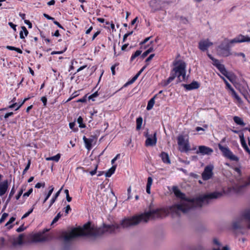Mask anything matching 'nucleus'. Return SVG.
Listing matches in <instances>:
<instances>
[{"instance_id":"nucleus-33","label":"nucleus","mask_w":250,"mask_h":250,"mask_svg":"<svg viewBox=\"0 0 250 250\" xmlns=\"http://www.w3.org/2000/svg\"><path fill=\"white\" fill-rule=\"evenodd\" d=\"M142 51L137 50L134 54H133L131 57L130 61H133L137 57L141 55Z\"/></svg>"},{"instance_id":"nucleus-42","label":"nucleus","mask_w":250,"mask_h":250,"mask_svg":"<svg viewBox=\"0 0 250 250\" xmlns=\"http://www.w3.org/2000/svg\"><path fill=\"white\" fill-rule=\"evenodd\" d=\"M16 219V218L14 217H12L7 222L5 226H8L9 225H10L11 223H12Z\"/></svg>"},{"instance_id":"nucleus-28","label":"nucleus","mask_w":250,"mask_h":250,"mask_svg":"<svg viewBox=\"0 0 250 250\" xmlns=\"http://www.w3.org/2000/svg\"><path fill=\"white\" fill-rule=\"evenodd\" d=\"M60 157H61V155L60 154H57L55 156L47 158L46 160L48 161L52 160V161H54L55 162H58L60 159Z\"/></svg>"},{"instance_id":"nucleus-47","label":"nucleus","mask_w":250,"mask_h":250,"mask_svg":"<svg viewBox=\"0 0 250 250\" xmlns=\"http://www.w3.org/2000/svg\"><path fill=\"white\" fill-rule=\"evenodd\" d=\"M8 25L12 28L13 29V30L14 31H16V24H14V23H13L12 22H8Z\"/></svg>"},{"instance_id":"nucleus-48","label":"nucleus","mask_w":250,"mask_h":250,"mask_svg":"<svg viewBox=\"0 0 250 250\" xmlns=\"http://www.w3.org/2000/svg\"><path fill=\"white\" fill-rule=\"evenodd\" d=\"M22 192H23V189H21L20 190V191L19 192L18 194L16 195V198L17 200H18L20 197L21 196V194H22Z\"/></svg>"},{"instance_id":"nucleus-36","label":"nucleus","mask_w":250,"mask_h":250,"mask_svg":"<svg viewBox=\"0 0 250 250\" xmlns=\"http://www.w3.org/2000/svg\"><path fill=\"white\" fill-rule=\"evenodd\" d=\"M34 206L35 205H33L32 208L22 216L21 217L22 219L28 217L33 212L34 208Z\"/></svg>"},{"instance_id":"nucleus-11","label":"nucleus","mask_w":250,"mask_h":250,"mask_svg":"<svg viewBox=\"0 0 250 250\" xmlns=\"http://www.w3.org/2000/svg\"><path fill=\"white\" fill-rule=\"evenodd\" d=\"M244 42H250V38L248 36H245L243 35L240 34L234 39L230 41V43L231 44Z\"/></svg>"},{"instance_id":"nucleus-44","label":"nucleus","mask_w":250,"mask_h":250,"mask_svg":"<svg viewBox=\"0 0 250 250\" xmlns=\"http://www.w3.org/2000/svg\"><path fill=\"white\" fill-rule=\"evenodd\" d=\"M21 29H22V32H24L25 36H27L28 34V31L27 30L25 26H21Z\"/></svg>"},{"instance_id":"nucleus-62","label":"nucleus","mask_w":250,"mask_h":250,"mask_svg":"<svg viewBox=\"0 0 250 250\" xmlns=\"http://www.w3.org/2000/svg\"><path fill=\"white\" fill-rule=\"evenodd\" d=\"M54 23L55 24L57 25L59 28H62V29H63V27L57 21H54Z\"/></svg>"},{"instance_id":"nucleus-53","label":"nucleus","mask_w":250,"mask_h":250,"mask_svg":"<svg viewBox=\"0 0 250 250\" xmlns=\"http://www.w3.org/2000/svg\"><path fill=\"white\" fill-rule=\"evenodd\" d=\"M44 185H45V184L43 183V184H41L40 183H38L37 184H36V185H35V188H40L41 187H44Z\"/></svg>"},{"instance_id":"nucleus-39","label":"nucleus","mask_w":250,"mask_h":250,"mask_svg":"<svg viewBox=\"0 0 250 250\" xmlns=\"http://www.w3.org/2000/svg\"><path fill=\"white\" fill-rule=\"evenodd\" d=\"M221 78H222V79L224 80V82L226 84V86L228 88H229L230 91L232 89H233L231 85L227 82V81L223 77H221Z\"/></svg>"},{"instance_id":"nucleus-52","label":"nucleus","mask_w":250,"mask_h":250,"mask_svg":"<svg viewBox=\"0 0 250 250\" xmlns=\"http://www.w3.org/2000/svg\"><path fill=\"white\" fill-rule=\"evenodd\" d=\"M71 210L70 206L68 205L65 208V213L67 214L68 213L69 211Z\"/></svg>"},{"instance_id":"nucleus-27","label":"nucleus","mask_w":250,"mask_h":250,"mask_svg":"<svg viewBox=\"0 0 250 250\" xmlns=\"http://www.w3.org/2000/svg\"><path fill=\"white\" fill-rule=\"evenodd\" d=\"M23 234H20L19 236L15 240V243L19 245L21 244L23 242Z\"/></svg>"},{"instance_id":"nucleus-22","label":"nucleus","mask_w":250,"mask_h":250,"mask_svg":"<svg viewBox=\"0 0 250 250\" xmlns=\"http://www.w3.org/2000/svg\"><path fill=\"white\" fill-rule=\"evenodd\" d=\"M233 121L236 124L238 125L244 126L246 125L245 123L243 122V120L238 116H234L233 117Z\"/></svg>"},{"instance_id":"nucleus-38","label":"nucleus","mask_w":250,"mask_h":250,"mask_svg":"<svg viewBox=\"0 0 250 250\" xmlns=\"http://www.w3.org/2000/svg\"><path fill=\"white\" fill-rule=\"evenodd\" d=\"M98 96V92L97 91H96L95 92H94L93 94H91V95H90L88 98L89 100H92V101H94V98H95L96 97H97Z\"/></svg>"},{"instance_id":"nucleus-64","label":"nucleus","mask_w":250,"mask_h":250,"mask_svg":"<svg viewBox=\"0 0 250 250\" xmlns=\"http://www.w3.org/2000/svg\"><path fill=\"white\" fill-rule=\"evenodd\" d=\"M100 33V31H97L93 36L92 37V40H94L96 37Z\"/></svg>"},{"instance_id":"nucleus-5","label":"nucleus","mask_w":250,"mask_h":250,"mask_svg":"<svg viewBox=\"0 0 250 250\" xmlns=\"http://www.w3.org/2000/svg\"><path fill=\"white\" fill-rule=\"evenodd\" d=\"M178 145L181 152H188L190 150L188 140H185L184 136L180 135L177 138Z\"/></svg>"},{"instance_id":"nucleus-50","label":"nucleus","mask_w":250,"mask_h":250,"mask_svg":"<svg viewBox=\"0 0 250 250\" xmlns=\"http://www.w3.org/2000/svg\"><path fill=\"white\" fill-rule=\"evenodd\" d=\"M41 101L43 104V105L45 106L47 103V98L45 97H42L41 98Z\"/></svg>"},{"instance_id":"nucleus-30","label":"nucleus","mask_w":250,"mask_h":250,"mask_svg":"<svg viewBox=\"0 0 250 250\" xmlns=\"http://www.w3.org/2000/svg\"><path fill=\"white\" fill-rule=\"evenodd\" d=\"M232 95L237 100V101L239 103H242L241 99L239 97V96L237 95V94L236 93L234 89H232L231 90Z\"/></svg>"},{"instance_id":"nucleus-8","label":"nucleus","mask_w":250,"mask_h":250,"mask_svg":"<svg viewBox=\"0 0 250 250\" xmlns=\"http://www.w3.org/2000/svg\"><path fill=\"white\" fill-rule=\"evenodd\" d=\"M146 140L145 145L146 146H154L157 142L156 132H154L153 134H149L148 132L145 135Z\"/></svg>"},{"instance_id":"nucleus-51","label":"nucleus","mask_w":250,"mask_h":250,"mask_svg":"<svg viewBox=\"0 0 250 250\" xmlns=\"http://www.w3.org/2000/svg\"><path fill=\"white\" fill-rule=\"evenodd\" d=\"M24 22L25 24H26L28 26V28H32V23L29 21L25 20H24Z\"/></svg>"},{"instance_id":"nucleus-4","label":"nucleus","mask_w":250,"mask_h":250,"mask_svg":"<svg viewBox=\"0 0 250 250\" xmlns=\"http://www.w3.org/2000/svg\"><path fill=\"white\" fill-rule=\"evenodd\" d=\"M218 147L219 149L222 151L223 155L225 157L229 159L231 161H234L236 162L239 161V158L237 156L234 155L228 147H225L222 146L221 145L219 144Z\"/></svg>"},{"instance_id":"nucleus-41","label":"nucleus","mask_w":250,"mask_h":250,"mask_svg":"<svg viewBox=\"0 0 250 250\" xmlns=\"http://www.w3.org/2000/svg\"><path fill=\"white\" fill-rule=\"evenodd\" d=\"M15 192V190L14 189V186L11 189V190L9 193L8 199H10L13 196Z\"/></svg>"},{"instance_id":"nucleus-6","label":"nucleus","mask_w":250,"mask_h":250,"mask_svg":"<svg viewBox=\"0 0 250 250\" xmlns=\"http://www.w3.org/2000/svg\"><path fill=\"white\" fill-rule=\"evenodd\" d=\"M242 83H236L234 84L235 88L238 89L242 95L246 98H247L248 96L249 87L248 84L244 79L242 80Z\"/></svg>"},{"instance_id":"nucleus-1","label":"nucleus","mask_w":250,"mask_h":250,"mask_svg":"<svg viewBox=\"0 0 250 250\" xmlns=\"http://www.w3.org/2000/svg\"><path fill=\"white\" fill-rule=\"evenodd\" d=\"M173 191L177 197L182 199L180 203L174 204L168 208L149 210L139 215L125 218L121 220L120 224L104 225L103 228L91 226L88 222L81 228V236L96 237L104 232L114 233L116 230L120 231L121 228L127 229L136 226L141 222L146 223L150 219L163 218L169 213L173 217L179 216L181 213H188L195 208H201L204 205L208 204L211 200L220 198L225 193L224 191H214L188 200L185 199V194L176 188H173Z\"/></svg>"},{"instance_id":"nucleus-23","label":"nucleus","mask_w":250,"mask_h":250,"mask_svg":"<svg viewBox=\"0 0 250 250\" xmlns=\"http://www.w3.org/2000/svg\"><path fill=\"white\" fill-rule=\"evenodd\" d=\"M241 219L233 221L232 224V227L233 229H240L241 228Z\"/></svg>"},{"instance_id":"nucleus-21","label":"nucleus","mask_w":250,"mask_h":250,"mask_svg":"<svg viewBox=\"0 0 250 250\" xmlns=\"http://www.w3.org/2000/svg\"><path fill=\"white\" fill-rule=\"evenodd\" d=\"M116 167V165L113 166L107 172H105V176L106 177H110L114 173Z\"/></svg>"},{"instance_id":"nucleus-54","label":"nucleus","mask_w":250,"mask_h":250,"mask_svg":"<svg viewBox=\"0 0 250 250\" xmlns=\"http://www.w3.org/2000/svg\"><path fill=\"white\" fill-rule=\"evenodd\" d=\"M24 229H25V228H24L23 226L22 225L17 229V231L18 232H20L23 231L24 230Z\"/></svg>"},{"instance_id":"nucleus-60","label":"nucleus","mask_w":250,"mask_h":250,"mask_svg":"<svg viewBox=\"0 0 250 250\" xmlns=\"http://www.w3.org/2000/svg\"><path fill=\"white\" fill-rule=\"evenodd\" d=\"M6 48L7 49L10 50H14V51H15L16 47H14V46H12L7 45V46H6Z\"/></svg>"},{"instance_id":"nucleus-49","label":"nucleus","mask_w":250,"mask_h":250,"mask_svg":"<svg viewBox=\"0 0 250 250\" xmlns=\"http://www.w3.org/2000/svg\"><path fill=\"white\" fill-rule=\"evenodd\" d=\"M86 100H87L86 95H85L84 97H83L82 98L79 99L78 101V102H81V103H84V102H86Z\"/></svg>"},{"instance_id":"nucleus-7","label":"nucleus","mask_w":250,"mask_h":250,"mask_svg":"<svg viewBox=\"0 0 250 250\" xmlns=\"http://www.w3.org/2000/svg\"><path fill=\"white\" fill-rule=\"evenodd\" d=\"M214 167L212 165H209L207 166L202 174V179L207 181L212 178L213 175V170Z\"/></svg>"},{"instance_id":"nucleus-2","label":"nucleus","mask_w":250,"mask_h":250,"mask_svg":"<svg viewBox=\"0 0 250 250\" xmlns=\"http://www.w3.org/2000/svg\"><path fill=\"white\" fill-rule=\"evenodd\" d=\"M175 66L170 73V77L164 82V85L166 86L171 83L176 77L179 82L184 81L186 79V63L182 60L175 61L173 62Z\"/></svg>"},{"instance_id":"nucleus-59","label":"nucleus","mask_w":250,"mask_h":250,"mask_svg":"<svg viewBox=\"0 0 250 250\" xmlns=\"http://www.w3.org/2000/svg\"><path fill=\"white\" fill-rule=\"evenodd\" d=\"M30 165H31V160L30 159H29L28 161V163L24 168V169H25V170H28L29 169Z\"/></svg>"},{"instance_id":"nucleus-43","label":"nucleus","mask_w":250,"mask_h":250,"mask_svg":"<svg viewBox=\"0 0 250 250\" xmlns=\"http://www.w3.org/2000/svg\"><path fill=\"white\" fill-rule=\"evenodd\" d=\"M33 189L32 188H30L27 192L24 193L23 196V197H28L29 196V195L32 192Z\"/></svg>"},{"instance_id":"nucleus-57","label":"nucleus","mask_w":250,"mask_h":250,"mask_svg":"<svg viewBox=\"0 0 250 250\" xmlns=\"http://www.w3.org/2000/svg\"><path fill=\"white\" fill-rule=\"evenodd\" d=\"M116 64H115L114 65H112L111 67V72H112V74L113 75H115V67L116 66Z\"/></svg>"},{"instance_id":"nucleus-18","label":"nucleus","mask_w":250,"mask_h":250,"mask_svg":"<svg viewBox=\"0 0 250 250\" xmlns=\"http://www.w3.org/2000/svg\"><path fill=\"white\" fill-rule=\"evenodd\" d=\"M160 157L162 158V161L164 163L167 164H170V161L169 160V158L168 155L167 153L165 152H162L160 154Z\"/></svg>"},{"instance_id":"nucleus-16","label":"nucleus","mask_w":250,"mask_h":250,"mask_svg":"<svg viewBox=\"0 0 250 250\" xmlns=\"http://www.w3.org/2000/svg\"><path fill=\"white\" fill-rule=\"evenodd\" d=\"M83 140L85 144V147L90 150L92 147V143L93 141L92 139H87L85 136L83 137Z\"/></svg>"},{"instance_id":"nucleus-37","label":"nucleus","mask_w":250,"mask_h":250,"mask_svg":"<svg viewBox=\"0 0 250 250\" xmlns=\"http://www.w3.org/2000/svg\"><path fill=\"white\" fill-rule=\"evenodd\" d=\"M94 168L93 170L89 171L90 174L93 176L95 175L96 173L97 169L98 168V165L97 164H94Z\"/></svg>"},{"instance_id":"nucleus-34","label":"nucleus","mask_w":250,"mask_h":250,"mask_svg":"<svg viewBox=\"0 0 250 250\" xmlns=\"http://www.w3.org/2000/svg\"><path fill=\"white\" fill-rule=\"evenodd\" d=\"M242 146L244 148V149L245 150V151L249 153V155H250V149L248 147L246 141H244L243 142L241 143Z\"/></svg>"},{"instance_id":"nucleus-20","label":"nucleus","mask_w":250,"mask_h":250,"mask_svg":"<svg viewBox=\"0 0 250 250\" xmlns=\"http://www.w3.org/2000/svg\"><path fill=\"white\" fill-rule=\"evenodd\" d=\"M152 178L151 177H148L147 178L146 191L148 194H150V188L152 184Z\"/></svg>"},{"instance_id":"nucleus-63","label":"nucleus","mask_w":250,"mask_h":250,"mask_svg":"<svg viewBox=\"0 0 250 250\" xmlns=\"http://www.w3.org/2000/svg\"><path fill=\"white\" fill-rule=\"evenodd\" d=\"M151 38V37H147V38H146L142 42H141V44H143L146 43L147 42H148L149 40V39Z\"/></svg>"},{"instance_id":"nucleus-17","label":"nucleus","mask_w":250,"mask_h":250,"mask_svg":"<svg viewBox=\"0 0 250 250\" xmlns=\"http://www.w3.org/2000/svg\"><path fill=\"white\" fill-rule=\"evenodd\" d=\"M33 240L35 242H43L46 240V238L42 234L38 233L34 235Z\"/></svg>"},{"instance_id":"nucleus-12","label":"nucleus","mask_w":250,"mask_h":250,"mask_svg":"<svg viewBox=\"0 0 250 250\" xmlns=\"http://www.w3.org/2000/svg\"><path fill=\"white\" fill-rule=\"evenodd\" d=\"M213 150L212 148L205 146H199L198 150L197 151L196 153L197 154L200 153L202 155H210Z\"/></svg>"},{"instance_id":"nucleus-46","label":"nucleus","mask_w":250,"mask_h":250,"mask_svg":"<svg viewBox=\"0 0 250 250\" xmlns=\"http://www.w3.org/2000/svg\"><path fill=\"white\" fill-rule=\"evenodd\" d=\"M30 98V97H28L24 99V100L21 102V104H20L19 106L16 108V109H15V110H17L19 109L20 108V107L25 103V102L29 100Z\"/></svg>"},{"instance_id":"nucleus-14","label":"nucleus","mask_w":250,"mask_h":250,"mask_svg":"<svg viewBox=\"0 0 250 250\" xmlns=\"http://www.w3.org/2000/svg\"><path fill=\"white\" fill-rule=\"evenodd\" d=\"M8 188V181L5 180L0 183V196L5 194Z\"/></svg>"},{"instance_id":"nucleus-61","label":"nucleus","mask_w":250,"mask_h":250,"mask_svg":"<svg viewBox=\"0 0 250 250\" xmlns=\"http://www.w3.org/2000/svg\"><path fill=\"white\" fill-rule=\"evenodd\" d=\"M13 115V113L12 112L7 113L4 115V118L6 119V118H8L9 117H10V116H12Z\"/></svg>"},{"instance_id":"nucleus-45","label":"nucleus","mask_w":250,"mask_h":250,"mask_svg":"<svg viewBox=\"0 0 250 250\" xmlns=\"http://www.w3.org/2000/svg\"><path fill=\"white\" fill-rule=\"evenodd\" d=\"M239 137H240L241 143L245 141V140L244 139V133L243 132H240Z\"/></svg>"},{"instance_id":"nucleus-9","label":"nucleus","mask_w":250,"mask_h":250,"mask_svg":"<svg viewBox=\"0 0 250 250\" xmlns=\"http://www.w3.org/2000/svg\"><path fill=\"white\" fill-rule=\"evenodd\" d=\"M241 220H244L248 229H250V208L244 210L241 214Z\"/></svg>"},{"instance_id":"nucleus-3","label":"nucleus","mask_w":250,"mask_h":250,"mask_svg":"<svg viewBox=\"0 0 250 250\" xmlns=\"http://www.w3.org/2000/svg\"><path fill=\"white\" fill-rule=\"evenodd\" d=\"M230 41L225 40L218 47V54L223 57H228L231 55Z\"/></svg>"},{"instance_id":"nucleus-29","label":"nucleus","mask_w":250,"mask_h":250,"mask_svg":"<svg viewBox=\"0 0 250 250\" xmlns=\"http://www.w3.org/2000/svg\"><path fill=\"white\" fill-rule=\"evenodd\" d=\"M154 50V49L152 47H150L149 49H148L146 51L144 52L143 54L141 56V57L142 59H144L145 57H146L150 53L153 52Z\"/></svg>"},{"instance_id":"nucleus-10","label":"nucleus","mask_w":250,"mask_h":250,"mask_svg":"<svg viewBox=\"0 0 250 250\" xmlns=\"http://www.w3.org/2000/svg\"><path fill=\"white\" fill-rule=\"evenodd\" d=\"M198 47L202 51H206L211 45L213 43L210 42L208 39L203 40L199 42Z\"/></svg>"},{"instance_id":"nucleus-58","label":"nucleus","mask_w":250,"mask_h":250,"mask_svg":"<svg viewBox=\"0 0 250 250\" xmlns=\"http://www.w3.org/2000/svg\"><path fill=\"white\" fill-rule=\"evenodd\" d=\"M18 104L17 103H14L10 105L9 106V108H13L16 107V108L18 106Z\"/></svg>"},{"instance_id":"nucleus-24","label":"nucleus","mask_w":250,"mask_h":250,"mask_svg":"<svg viewBox=\"0 0 250 250\" xmlns=\"http://www.w3.org/2000/svg\"><path fill=\"white\" fill-rule=\"evenodd\" d=\"M62 187L57 192V193L55 194V196L52 198V199L50 201V204L49 205V208L51 207V206L53 204V203L55 202L56 199L59 196L61 191L62 189Z\"/></svg>"},{"instance_id":"nucleus-56","label":"nucleus","mask_w":250,"mask_h":250,"mask_svg":"<svg viewBox=\"0 0 250 250\" xmlns=\"http://www.w3.org/2000/svg\"><path fill=\"white\" fill-rule=\"evenodd\" d=\"M154 54H151L146 60V62L150 61L154 56Z\"/></svg>"},{"instance_id":"nucleus-25","label":"nucleus","mask_w":250,"mask_h":250,"mask_svg":"<svg viewBox=\"0 0 250 250\" xmlns=\"http://www.w3.org/2000/svg\"><path fill=\"white\" fill-rule=\"evenodd\" d=\"M143 123V119L141 117L138 118L136 120V129L139 130L141 128V126Z\"/></svg>"},{"instance_id":"nucleus-32","label":"nucleus","mask_w":250,"mask_h":250,"mask_svg":"<svg viewBox=\"0 0 250 250\" xmlns=\"http://www.w3.org/2000/svg\"><path fill=\"white\" fill-rule=\"evenodd\" d=\"M77 122L79 124V126L81 128H84L85 127V125L83 123V119L82 117L80 116L77 119Z\"/></svg>"},{"instance_id":"nucleus-15","label":"nucleus","mask_w":250,"mask_h":250,"mask_svg":"<svg viewBox=\"0 0 250 250\" xmlns=\"http://www.w3.org/2000/svg\"><path fill=\"white\" fill-rule=\"evenodd\" d=\"M182 85L188 90H191L194 89L198 88L200 84L199 83L196 81L192 82L191 83L187 84H183Z\"/></svg>"},{"instance_id":"nucleus-55","label":"nucleus","mask_w":250,"mask_h":250,"mask_svg":"<svg viewBox=\"0 0 250 250\" xmlns=\"http://www.w3.org/2000/svg\"><path fill=\"white\" fill-rule=\"evenodd\" d=\"M66 50V48L65 49V50L64 51H53L51 52V55H54V54H61L62 53H63L64 52V51Z\"/></svg>"},{"instance_id":"nucleus-35","label":"nucleus","mask_w":250,"mask_h":250,"mask_svg":"<svg viewBox=\"0 0 250 250\" xmlns=\"http://www.w3.org/2000/svg\"><path fill=\"white\" fill-rule=\"evenodd\" d=\"M61 216H62V214H61V212L58 213L57 214V215H56V216H55V218L53 219V220L51 223V225L56 223L59 220V219L61 217Z\"/></svg>"},{"instance_id":"nucleus-19","label":"nucleus","mask_w":250,"mask_h":250,"mask_svg":"<svg viewBox=\"0 0 250 250\" xmlns=\"http://www.w3.org/2000/svg\"><path fill=\"white\" fill-rule=\"evenodd\" d=\"M157 95H155L153 98H152L148 102L146 109L150 110L151 109L155 104V99L157 97Z\"/></svg>"},{"instance_id":"nucleus-31","label":"nucleus","mask_w":250,"mask_h":250,"mask_svg":"<svg viewBox=\"0 0 250 250\" xmlns=\"http://www.w3.org/2000/svg\"><path fill=\"white\" fill-rule=\"evenodd\" d=\"M49 188H50V189L49 190L47 194L46 195L45 199H44L43 203H44L46 201V200L49 198V197L50 196V195H51L53 191L54 188L53 187V186H50Z\"/></svg>"},{"instance_id":"nucleus-13","label":"nucleus","mask_w":250,"mask_h":250,"mask_svg":"<svg viewBox=\"0 0 250 250\" xmlns=\"http://www.w3.org/2000/svg\"><path fill=\"white\" fill-rule=\"evenodd\" d=\"M216 67L223 75L226 76L231 82L233 83L232 76L229 75L227 70L223 64L220 63Z\"/></svg>"},{"instance_id":"nucleus-26","label":"nucleus","mask_w":250,"mask_h":250,"mask_svg":"<svg viewBox=\"0 0 250 250\" xmlns=\"http://www.w3.org/2000/svg\"><path fill=\"white\" fill-rule=\"evenodd\" d=\"M208 56L209 57V58L213 61L212 64L216 67H217L218 65H219L220 63L218 60L213 58L210 54L208 53Z\"/></svg>"},{"instance_id":"nucleus-40","label":"nucleus","mask_w":250,"mask_h":250,"mask_svg":"<svg viewBox=\"0 0 250 250\" xmlns=\"http://www.w3.org/2000/svg\"><path fill=\"white\" fill-rule=\"evenodd\" d=\"M8 214L7 213H4L0 219V224L4 222L6 218L8 216Z\"/></svg>"}]
</instances>
